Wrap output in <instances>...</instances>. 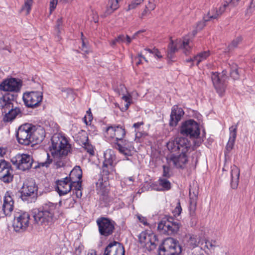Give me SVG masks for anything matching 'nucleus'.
Here are the masks:
<instances>
[{"label":"nucleus","instance_id":"obj_38","mask_svg":"<svg viewBox=\"0 0 255 255\" xmlns=\"http://www.w3.org/2000/svg\"><path fill=\"white\" fill-rule=\"evenodd\" d=\"M74 186H73V188H74L72 189L73 192L77 198H80L82 196V182H77L76 184H74Z\"/></svg>","mask_w":255,"mask_h":255},{"label":"nucleus","instance_id":"obj_50","mask_svg":"<svg viewBox=\"0 0 255 255\" xmlns=\"http://www.w3.org/2000/svg\"><path fill=\"white\" fill-rule=\"evenodd\" d=\"M206 21H205L204 19H203V21H200L197 24V26H196L197 29L196 30H194L193 31L194 35L196 34L198 30H200L204 28V27L205 26V22H206Z\"/></svg>","mask_w":255,"mask_h":255},{"label":"nucleus","instance_id":"obj_20","mask_svg":"<svg viewBox=\"0 0 255 255\" xmlns=\"http://www.w3.org/2000/svg\"><path fill=\"white\" fill-rule=\"evenodd\" d=\"M184 114L183 109L178 106H174L171 111L169 125L171 127H175L181 120V117Z\"/></svg>","mask_w":255,"mask_h":255},{"label":"nucleus","instance_id":"obj_41","mask_svg":"<svg viewBox=\"0 0 255 255\" xmlns=\"http://www.w3.org/2000/svg\"><path fill=\"white\" fill-rule=\"evenodd\" d=\"M144 0H132L129 4L127 10L133 9L143 2Z\"/></svg>","mask_w":255,"mask_h":255},{"label":"nucleus","instance_id":"obj_15","mask_svg":"<svg viewBox=\"0 0 255 255\" xmlns=\"http://www.w3.org/2000/svg\"><path fill=\"white\" fill-rule=\"evenodd\" d=\"M22 86L21 80L13 78L7 79L0 84V90L5 92H18Z\"/></svg>","mask_w":255,"mask_h":255},{"label":"nucleus","instance_id":"obj_64","mask_svg":"<svg viewBox=\"0 0 255 255\" xmlns=\"http://www.w3.org/2000/svg\"><path fill=\"white\" fill-rule=\"evenodd\" d=\"M125 40H126V42L128 44H129L131 41V38L128 35L125 37Z\"/></svg>","mask_w":255,"mask_h":255},{"label":"nucleus","instance_id":"obj_49","mask_svg":"<svg viewBox=\"0 0 255 255\" xmlns=\"http://www.w3.org/2000/svg\"><path fill=\"white\" fill-rule=\"evenodd\" d=\"M145 51H147L150 53H152L155 55L158 58H160L162 57L161 55L160 54V52L158 51L157 49L153 48V49H150L149 48H146L144 49Z\"/></svg>","mask_w":255,"mask_h":255},{"label":"nucleus","instance_id":"obj_14","mask_svg":"<svg viewBox=\"0 0 255 255\" xmlns=\"http://www.w3.org/2000/svg\"><path fill=\"white\" fill-rule=\"evenodd\" d=\"M37 187L32 179L27 180L21 188V198L23 201L28 200V198L34 197L37 195Z\"/></svg>","mask_w":255,"mask_h":255},{"label":"nucleus","instance_id":"obj_9","mask_svg":"<svg viewBox=\"0 0 255 255\" xmlns=\"http://www.w3.org/2000/svg\"><path fill=\"white\" fill-rule=\"evenodd\" d=\"M100 234L104 237L112 235L115 230V222L108 218L101 217L96 221Z\"/></svg>","mask_w":255,"mask_h":255},{"label":"nucleus","instance_id":"obj_60","mask_svg":"<svg viewBox=\"0 0 255 255\" xmlns=\"http://www.w3.org/2000/svg\"><path fill=\"white\" fill-rule=\"evenodd\" d=\"M181 211H182V209L180 206V203L178 202L177 206H176V207L175 208V209L174 210V212L176 214H177L178 215H179L181 213Z\"/></svg>","mask_w":255,"mask_h":255},{"label":"nucleus","instance_id":"obj_12","mask_svg":"<svg viewBox=\"0 0 255 255\" xmlns=\"http://www.w3.org/2000/svg\"><path fill=\"white\" fill-rule=\"evenodd\" d=\"M29 219L30 216L26 212L15 215L13 223L14 230L18 232L25 230L29 225Z\"/></svg>","mask_w":255,"mask_h":255},{"label":"nucleus","instance_id":"obj_55","mask_svg":"<svg viewBox=\"0 0 255 255\" xmlns=\"http://www.w3.org/2000/svg\"><path fill=\"white\" fill-rule=\"evenodd\" d=\"M146 8L148 9L150 11L153 10L155 9L156 7L155 4L154 3L153 0L151 1L149 0L148 4L145 5Z\"/></svg>","mask_w":255,"mask_h":255},{"label":"nucleus","instance_id":"obj_1","mask_svg":"<svg viewBox=\"0 0 255 255\" xmlns=\"http://www.w3.org/2000/svg\"><path fill=\"white\" fill-rule=\"evenodd\" d=\"M51 140L50 150L54 165L57 168L63 167L65 164V157L70 151L71 145L67 138L59 133L54 134Z\"/></svg>","mask_w":255,"mask_h":255},{"label":"nucleus","instance_id":"obj_33","mask_svg":"<svg viewBox=\"0 0 255 255\" xmlns=\"http://www.w3.org/2000/svg\"><path fill=\"white\" fill-rule=\"evenodd\" d=\"M219 16L217 8H213L210 9L207 14L204 16V19L205 21H210L211 19H217Z\"/></svg>","mask_w":255,"mask_h":255},{"label":"nucleus","instance_id":"obj_11","mask_svg":"<svg viewBox=\"0 0 255 255\" xmlns=\"http://www.w3.org/2000/svg\"><path fill=\"white\" fill-rule=\"evenodd\" d=\"M211 78L217 93L221 95L225 92L226 87V72L223 71L221 74L213 72L211 73Z\"/></svg>","mask_w":255,"mask_h":255},{"label":"nucleus","instance_id":"obj_48","mask_svg":"<svg viewBox=\"0 0 255 255\" xmlns=\"http://www.w3.org/2000/svg\"><path fill=\"white\" fill-rule=\"evenodd\" d=\"M231 76L234 79L237 80L239 78V73L238 69L237 68V66L232 68V70L231 71Z\"/></svg>","mask_w":255,"mask_h":255},{"label":"nucleus","instance_id":"obj_17","mask_svg":"<svg viewBox=\"0 0 255 255\" xmlns=\"http://www.w3.org/2000/svg\"><path fill=\"white\" fill-rule=\"evenodd\" d=\"M186 152H180L176 154H170L166 157L168 164L170 166H173L176 168H183L187 163V157Z\"/></svg>","mask_w":255,"mask_h":255},{"label":"nucleus","instance_id":"obj_3","mask_svg":"<svg viewBox=\"0 0 255 255\" xmlns=\"http://www.w3.org/2000/svg\"><path fill=\"white\" fill-rule=\"evenodd\" d=\"M56 206L51 202L44 204L37 212H35L33 215L35 223L44 228L51 225Z\"/></svg>","mask_w":255,"mask_h":255},{"label":"nucleus","instance_id":"obj_59","mask_svg":"<svg viewBox=\"0 0 255 255\" xmlns=\"http://www.w3.org/2000/svg\"><path fill=\"white\" fill-rule=\"evenodd\" d=\"M116 40L119 43L124 42L125 41V36L123 34L120 35L116 38Z\"/></svg>","mask_w":255,"mask_h":255},{"label":"nucleus","instance_id":"obj_19","mask_svg":"<svg viewBox=\"0 0 255 255\" xmlns=\"http://www.w3.org/2000/svg\"><path fill=\"white\" fill-rule=\"evenodd\" d=\"M103 255H125L124 248L121 244L115 241L108 245Z\"/></svg>","mask_w":255,"mask_h":255},{"label":"nucleus","instance_id":"obj_31","mask_svg":"<svg viewBox=\"0 0 255 255\" xmlns=\"http://www.w3.org/2000/svg\"><path fill=\"white\" fill-rule=\"evenodd\" d=\"M126 135L125 128L121 126H118L116 127L114 134V138L115 137L117 141L122 140Z\"/></svg>","mask_w":255,"mask_h":255},{"label":"nucleus","instance_id":"obj_36","mask_svg":"<svg viewBox=\"0 0 255 255\" xmlns=\"http://www.w3.org/2000/svg\"><path fill=\"white\" fill-rule=\"evenodd\" d=\"M179 42L180 43V48L183 49V52L186 55L188 54L191 49L189 40L184 38L182 41L180 40Z\"/></svg>","mask_w":255,"mask_h":255},{"label":"nucleus","instance_id":"obj_37","mask_svg":"<svg viewBox=\"0 0 255 255\" xmlns=\"http://www.w3.org/2000/svg\"><path fill=\"white\" fill-rule=\"evenodd\" d=\"M74 0H52L50 1V9L51 12L55 8L57 3L64 4L66 3H71Z\"/></svg>","mask_w":255,"mask_h":255},{"label":"nucleus","instance_id":"obj_16","mask_svg":"<svg viewBox=\"0 0 255 255\" xmlns=\"http://www.w3.org/2000/svg\"><path fill=\"white\" fill-rule=\"evenodd\" d=\"M13 169L9 162L5 160H0V180L4 183H9L13 179Z\"/></svg>","mask_w":255,"mask_h":255},{"label":"nucleus","instance_id":"obj_57","mask_svg":"<svg viewBox=\"0 0 255 255\" xmlns=\"http://www.w3.org/2000/svg\"><path fill=\"white\" fill-rule=\"evenodd\" d=\"M144 125V123L143 122H138L135 123L133 125L132 127L134 128V132L136 131V130H140V127Z\"/></svg>","mask_w":255,"mask_h":255},{"label":"nucleus","instance_id":"obj_52","mask_svg":"<svg viewBox=\"0 0 255 255\" xmlns=\"http://www.w3.org/2000/svg\"><path fill=\"white\" fill-rule=\"evenodd\" d=\"M84 146V148L88 153H89L92 155H93L94 154V151L91 145L88 143H85Z\"/></svg>","mask_w":255,"mask_h":255},{"label":"nucleus","instance_id":"obj_4","mask_svg":"<svg viewBox=\"0 0 255 255\" xmlns=\"http://www.w3.org/2000/svg\"><path fill=\"white\" fill-rule=\"evenodd\" d=\"M167 147L171 154H176L187 152L191 148V144L185 137H176L170 140L167 143Z\"/></svg>","mask_w":255,"mask_h":255},{"label":"nucleus","instance_id":"obj_24","mask_svg":"<svg viewBox=\"0 0 255 255\" xmlns=\"http://www.w3.org/2000/svg\"><path fill=\"white\" fill-rule=\"evenodd\" d=\"M240 169L236 165H233L231 166V186L234 189H237L239 182V177H240Z\"/></svg>","mask_w":255,"mask_h":255},{"label":"nucleus","instance_id":"obj_21","mask_svg":"<svg viewBox=\"0 0 255 255\" xmlns=\"http://www.w3.org/2000/svg\"><path fill=\"white\" fill-rule=\"evenodd\" d=\"M31 143L41 142L45 137V131L41 127H36L32 125L31 129Z\"/></svg>","mask_w":255,"mask_h":255},{"label":"nucleus","instance_id":"obj_32","mask_svg":"<svg viewBox=\"0 0 255 255\" xmlns=\"http://www.w3.org/2000/svg\"><path fill=\"white\" fill-rule=\"evenodd\" d=\"M0 106L4 109V111L5 109H9L11 107V100L8 95H4L0 98Z\"/></svg>","mask_w":255,"mask_h":255},{"label":"nucleus","instance_id":"obj_46","mask_svg":"<svg viewBox=\"0 0 255 255\" xmlns=\"http://www.w3.org/2000/svg\"><path fill=\"white\" fill-rule=\"evenodd\" d=\"M135 132V140H136L137 142H139L140 138L142 137H145L147 134V133L146 132L143 131H140L139 130H136Z\"/></svg>","mask_w":255,"mask_h":255},{"label":"nucleus","instance_id":"obj_34","mask_svg":"<svg viewBox=\"0 0 255 255\" xmlns=\"http://www.w3.org/2000/svg\"><path fill=\"white\" fill-rule=\"evenodd\" d=\"M177 51V45H175L172 40H171L168 45L167 58L171 60L174 58V54Z\"/></svg>","mask_w":255,"mask_h":255},{"label":"nucleus","instance_id":"obj_53","mask_svg":"<svg viewBox=\"0 0 255 255\" xmlns=\"http://www.w3.org/2000/svg\"><path fill=\"white\" fill-rule=\"evenodd\" d=\"M127 161L123 160L118 163V167L121 170L125 169L127 168Z\"/></svg>","mask_w":255,"mask_h":255},{"label":"nucleus","instance_id":"obj_47","mask_svg":"<svg viewBox=\"0 0 255 255\" xmlns=\"http://www.w3.org/2000/svg\"><path fill=\"white\" fill-rule=\"evenodd\" d=\"M188 243L189 245H190L191 248H194L195 247H197V239L196 238V236L194 235L190 236V238L188 241Z\"/></svg>","mask_w":255,"mask_h":255},{"label":"nucleus","instance_id":"obj_2","mask_svg":"<svg viewBox=\"0 0 255 255\" xmlns=\"http://www.w3.org/2000/svg\"><path fill=\"white\" fill-rule=\"evenodd\" d=\"M44 156L46 160L43 162H33L32 157L28 154H17L11 159L12 164L19 170L25 171L29 170L31 167L37 169L40 167L49 166L52 162V159L50 158L49 153H44Z\"/></svg>","mask_w":255,"mask_h":255},{"label":"nucleus","instance_id":"obj_18","mask_svg":"<svg viewBox=\"0 0 255 255\" xmlns=\"http://www.w3.org/2000/svg\"><path fill=\"white\" fill-rule=\"evenodd\" d=\"M73 186H74L73 182L66 177L62 180L56 181V190L60 196L64 195L72 190Z\"/></svg>","mask_w":255,"mask_h":255},{"label":"nucleus","instance_id":"obj_27","mask_svg":"<svg viewBox=\"0 0 255 255\" xmlns=\"http://www.w3.org/2000/svg\"><path fill=\"white\" fill-rule=\"evenodd\" d=\"M5 113V115L3 117V121L4 122H9L14 120L17 116L21 114V111L19 108H15L13 109H11L8 111V113H6V110L4 111Z\"/></svg>","mask_w":255,"mask_h":255},{"label":"nucleus","instance_id":"obj_6","mask_svg":"<svg viewBox=\"0 0 255 255\" xmlns=\"http://www.w3.org/2000/svg\"><path fill=\"white\" fill-rule=\"evenodd\" d=\"M180 132L181 134L191 138H197L200 134L199 125L193 120L186 121L182 124Z\"/></svg>","mask_w":255,"mask_h":255},{"label":"nucleus","instance_id":"obj_5","mask_svg":"<svg viewBox=\"0 0 255 255\" xmlns=\"http://www.w3.org/2000/svg\"><path fill=\"white\" fill-rule=\"evenodd\" d=\"M181 252V249L173 238H167L158 249L159 255H177Z\"/></svg>","mask_w":255,"mask_h":255},{"label":"nucleus","instance_id":"obj_23","mask_svg":"<svg viewBox=\"0 0 255 255\" xmlns=\"http://www.w3.org/2000/svg\"><path fill=\"white\" fill-rule=\"evenodd\" d=\"M114 147L118 149L120 152L126 156L130 155V151L133 148L131 143L126 140L122 141V143L118 142L115 143Z\"/></svg>","mask_w":255,"mask_h":255},{"label":"nucleus","instance_id":"obj_13","mask_svg":"<svg viewBox=\"0 0 255 255\" xmlns=\"http://www.w3.org/2000/svg\"><path fill=\"white\" fill-rule=\"evenodd\" d=\"M140 246L147 251L154 250L156 247V236L153 234H148L142 232L138 236Z\"/></svg>","mask_w":255,"mask_h":255},{"label":"nucleus","instance_id":"obj_40","mask_svg":"<svg viewBox=\"0 0 255 255\" xmlns=\"http://www.w3.org/2000/svg\"><path fill=\"white\" fill-rule=\"evenodd\" d=\"M159 184L161 186V188L159 190H168L171 188L170 182L165 178H160L159 179Z\"/></svg>","mask_w":255,"mask_h":255},{"label":"nucleus","instance_id":"obj_8","mask_svg":"<svg viewBox=\"0 0 255 255\" xmlns=\"http://www.w3.org/2000/svg\"><path fill=\"white\" fill-rule=\"evenodd\" d=\"M43 99V93L39 91L27 92L23 95V100L25 106L28 108H35L38 107Z\"/></svg>","mask_w":255,"mask_h":255},{"label":"nucleus","instance_id":"obj_29","mask_svg":"<svg viewBox=\"0 0 255 255\" xmlns=\"http://www.w3.org/2000/svg\"><path fill=\"white\" fill-rule=\"evenodd\" d=\"M119 0H109L107 9L103 15L104 17L111 14L119 7Z\"/></svg>","mask_w":255,"mask_h":255},{"label":"nucleus","instance_id":"obj_30","mask_svg":"<svg viewBox=\"0 0 255 255\" xmlns=\"http://www.w3.org/2000/svg\"><path fill=\"white\" fill-rule=\"evenodd\" d=\"M115 172L114 166L103 165V166L102 176L105 179L109 180L113 178Z\"/></svg>","mask_w":255,"mask_h":255},{"label":"nucleus","instance_id":"obj_39","mask_svg":"<svg viewBox=\"0 0 255 255\" xmlns=\"http://www.w3.org/2000/svg\"><path fill=\"white\" fill-rule=\"evenodd\" d=\"M210 55V51H204L199 53L194 56V59L197 62V65H198L201 61L206 59Z\"/></svg>","mask_w":255,"mask_h":255},{"label":"nucleus","instance_id":"obj_51","mask_svg":"<svg viewBox=\"0 0 255 255\" xmlns=\"http://www.w3.org/2000/svg\"><path fill=\"white\" fill-rule=\"evenodd\" d=\"M116 127L110 126L107 128L106 132L107 134H109L111 137L114 138V134L115 132V129Z\"/></svg>","mask_w":255,"mask_h":255},{"label":"nucleus","instance_id":"obj_22","mask_svg":"<svg viewBox=\"0 0 255 255\" xmlns=\"http://www.w3.org/2000/svg\"><path fill=\"white\" fill-rule=\"evenodd\" d=\"M14 201L10 193L7 192L4 196L2 205V211L5 216H10L13 210Z\"/></svg>","mask_w":255,"mask_h":255},{"label":"nucleus","instance_id":"obj_25","mask_svg":"<svg viewBox=\"0 0 255 255\" xmlns=\"http://www.w3.org/2000/svg\"><path fill=\"white\" fill-rule=\"evenodd\" d=\"M82 177V171L80 166H76L70 172L68 178L73 184L79 182H82L81 179Z\"/></svg>","mask_w":255,"mask_h":255},{"label":"nucleus","instance_id":"obj_62","mask_svg":"<svg viewBox=\"0 0 255 255\" xmlns=\"http://www.w3.org/2000/svg\"><path fill=\"white\" fill-rule=\"evenodd\" d=\"M144 31V30H139L138 31H137L136 32H135L133 35V36H132V37L131 38V39H135L136 38V36L140 33H142Z\"/></svg>","mask_w":255,"mask_h":255},{"label":"nucleus","instance_id":"obj_35","mask_svg":"<svg viewBox=\"0 0 255 255\" xmlns=\"http://www.w3.org/2000/svg\"><path fill=\"white\" fill-rule=\"evenodd\" d=\"M189 196L190 199V204L189 207L190 212L192 216H194L196 209V200L197 197L196 195H194V196H192L191 190L189 191Z\"/></svg>","mask_w":255,"mask_h":255},{"label":"nucleus","instance_id":"obj_42","mask_svg":"<svg viewBox=\"0 0 255 255\" xmlns=\"http://www.w3.org/2000/svg\"><path fill=\"white\" fill-rule=\"evenodd\" d=\"M33 2V0H26L24 5L22 7L23 10H26V13L28 14L31 9V6Z\"/></svg>","mask_w":255,"mask_h":255},{"label":"nucleus","instance_id":"obj_56","mask_svg":"<svg viewBox=\"0 0 255 255\" xmlns=\"http://www.w3.org/2000/svg\"><path fill=\"white\" fill-rule=\"evenodd\" d=\"M206 246L208 248H215L216 247V241H206L205 242Z\"/></svg>","mask_w":255,"mask_h":255},{"label":"nucleus","instance_id":"obj_63","mask_svg":"<svg viewBox=\"0 0 255 255\" xmlns=\"http://www.w3.org/2000/svg\"><path fill=\"white\" fill-rule=\"evenodd\" d=\"M122 99L126 102H128L130 101V96H127V95H124L122 97Z\"/></svg>","mask_w":255,"mask_h":255},{"label":"nucleus","instance_id":"obj_61","mask_svg":"<svg viewBox=\"0 0 255 255\" xmlns=\"http://www.w3.org/2000/svg\"><path fill=\"white\" fill-rule=\"evenodd\" d=\"M201 141L199 139H196L194 141V147L196 148L200 145Z\"/></svg>","mask_w":255,"mask_h":255},{"label":"nucleus","instance_id":"obj_26","mask_svg":"<svg viewBox=\"0 0 255 255\" xmlns=\"http://www.w3.org/2000/svg\"><path fill=\"white\" fill-rule=\"evenodd\" d=\"M237 125L232 126L230 128V138L226 146L228 150H231L233 148L237 136Z\"/></svg>","mask_w":255,"mask_h":255},{"label":"nucleus","instance_id":"obj_28","mask_svg":"<svg viewBox=\"0 0 255 255\" xmlns=\"http://www.w3.org/2000/svg\"><path fill=\"white\" fill-rule=\"evenodd\" d=\"M104 159L103 165L114 166L113 163L116 160V156L113 150H107L104 153Z\"/></svg>","mask_w":255,"mask_h":255},{"label":"nucleus","instance_id":"obj_10","mask_svg":"<svg viewBox=\"0 0 255 255\" xmlns=\"http://www.w3.org/2000/svg\"><path fill=\"white\" fill-rule=\"evenodd\" d=\"M180 228L178 221H174L172 218L163 219L158 225V229L161 231L162 233L171 235L177 233Z\"/></svg>","mask_w":255,"mask_h":255},{"label":"nucleus","instance_id":"obj_43","mask_svg":"<svg viewBox=\"0 0 255 255\" xmlns=\"http://www.w3.org/2000/svg\"><path fill=\"white\" fill-rule=\"evenodd\" d=\"M231 5L230 1L228 0V1H225L224 2V3L221 5L217 9L218 10V14L219 16L222 15L223 13L225 11L226 7L229 6V5Z\"/></svg>","mask_w":255,"mask_h":255},{"label":"nucleus","instance_id":"obj_7","mask_svg":"<svg viewBox=\"0 0 255 255\" xmlns=\"http://www.w3.org/2000/svg\"><path fill=\"white\" fill-rule=\"evenodd\" d=\"M31 124H25L18 128L16 132V137L19 144L28 145L31 143Z\"/></svg>","mask_w":255,"mask_h":255},{"label":"nucleus","instance_id":"obj_54","mask_svg":"<svg viewBox=\"0 0 255 255\" xmlns=\"http://www.w3.org/2000/svg\"><path fill=\"white\" fill-rule=\"evenodd\" d=\"M163 176L164 177H167V178L169 177H170L169 167L166 165H163Z\"/></svg>","mask_w":255,"mask_h":255},{"label":"nucleus","instance_id":"obj_45","mask_svg":"<svg viewBox=\"0 0 255 255\" xmlns=\"http://www.w3.org/2000/svg\"><path fill=\"white\" fill-rule=\"evenodd\" d=\"M63 20L62 17L58 18L56 21L55 25V29L58 34L61 33V30L62 29Z\"/></svg>","mask_w":255,"mask_h":255},{"label":"nucleus","instance_id":"obj_58","mask_svg":"<svg viewBox=\"0 0 255 255\" xmlns=\"http://www.w3.org/2000/svg\"><path fill=\"white\" fill-rule=\"evenodd\" d=\"M150 12V11L146 8V7L145 6V8L143 10V11L141 12L140 15V18L142 19V18H144L145 16H146Z\"/></svg>","mask_w":255,"mask_h":255},{"label":"nucleus","instance_id":"obj_44","mask_svg":"<svg viewBox=\"0 0 255 255\" xmlns=\"http://www.w3.org/2000/svg\"><path fill=\"white\" fill-rule=\"evenodd\" d=\"M242 38L241 37H238L236 39H234L232 43L229 45V48L230 50H232L236 48L238 45L241 42Z\"/></svg>","mask_w":255,"mask_h":255}]
</instances>
